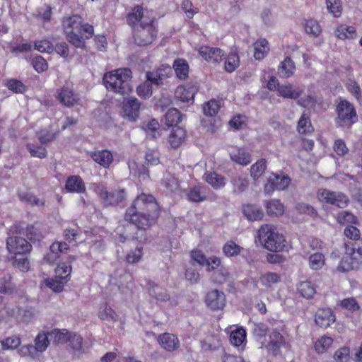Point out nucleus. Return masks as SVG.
I'll list each match as a JSON object with an SVG mask.
<instances>
[{"label": "nucleus", "instance_id": "obj_1", "mask_svg": "<svg viewBox=\"0 0 362 362\" xmlns=\"http://www.w3.org/2000/svg\"><path fill=\"white\" fill-rule=\"evenodd\" d=\"M160 216V207L156 197L141 192L132 201L124 214V220L135 226L139 230H146L155 225Z\"/></svg>", "mask_w": 362, "mask_h": 362}, {"label": "nucleus", "instance_id": "obj_2", "mask_svg": "<svg viewBox=\"0 0 362 362\" xmlns=\"http://www.w3.org/2000/svg\"><path fill=\"white\" fill-rule=\"evenodd\" d=\"M62 25L66 39L76 48H84L85 40L91 38L94 34L93 26L85 23L79 15L64 17Z\"/></svg>", "mask_w": 362, "mask_h": 362}, {"label": "nucleus", "instance_id": "obj_3", "mask_svg": "<svg viewBox=\"0 0 362 362\" xmlns=\"http://www.w3.org/2000/svg\"><path fill=\"white\" fill-rule=\"evenodd\" d=\"M132 73L128 68H120L106 72L103 81L107 90L120 95L129 94L132 90L130 84Z\"/></svg>", "mask_w": 362, "mask_h": 362}, {"label": "nucleus", "instance_id": "obj_4", "mask_svg": "<svg viewBox=\"0 0 362 362\" xmlns=\"http://www.w3.org/2000/svg\"><path fill=\"white\" fill-rule=\"evenodd\" d=\"M346 257H343L337 267L340 272L358 269L362 264V238L355 242H345Z\"/></svg>", "mask_w": 362, "mask_h": 362}, {"label": "nucleus", "instance_id": "obj_5", "mask_svg": "<svg viewBox=\"0 0 362 362\" xmlns=\"http://www.w3.org/2000/svg\"><path fill=\"white\" fill-rule=\"evenodd\" d=\"M158 35L157 20L153 17L148 21L141 22L139 25L132 30V37L136 45L146 47L153 44Z\"/></svg>", "mask_w": 362, "mask_h": 362}, {"label": "nucleus", "instance_id": "obj_6", "mask_svg": "<svg viewBox=\"0 0 362 362\" xmlns=\"http://www.w3.org/2000/svg\"><path fill=\"white\" fill-rule=\"evenodd\" d=\"M258 239L264 248L272 252H281L285 247V238L275 231L270 224L262 225L258 230Z\"/></svg>", "mask_w": 362, "mask_h": 362}, {"label": "nucleus", "instance_id": "obj_7", "mask_svg": "<svg viewBox=\"0 0 362 362\" xmlns=\"http://www.w3.org/2000/svg\"><path fill=\"white\" fill-rule=\"evenodd\" d=\"M337 117L335 119L337 127L349 129L358 120L354 106L346 100H341L336 107Z\"/></svg>", "mask_w": 362, "mask_h": 362}, {"label": "nucleus", "instance_id": "obj_8", "mask_svg": "<svg viewBox=\"0 0 362 362\" xmlns=\"http://www.w3.org/2000/svg\"><path fill=\"white\" fill-rule=\"evenodd\" d=\"M11 230L15 233L23 235L33 243L40 242L43 238L41 223L38 221L32 224H27L24 221L16 222L11 226Z\"/></svg>", "mask_w": 362, "mask_h": 362}, {"label": "nucleus", "instance_id": "obj_9", "mask_svg": "<svg viewBox=\"0 0 362 362\" xmlns=\"http://www.w3.org/2000/svg\"><path fill=\"white\" fill-rule=\"evenodd\" d=\"M317 196L320 202L338 208H345L349 202V197L345 194L324 188L318 189Z\"/></svg>", "mask_w": 362, "mask_h": 362}, {"label": "nucleus", "instance_id": "obj_10", "mask_svg": "<svg viewBox=\"0 0 362 362\" xmlns=\"http://www.w3.org/2000/svg\"><path fill=\"white\" fill-rule=\"evenodd\" d=\"M95 192L106 206L118 205L126 200L127 194L125 189H117L108 192L103 186H98Z\"/></svg>", "mask_w": 362, "mask_h": 362}, {"label": "nucleus", "instance_id": "obj_11", "mask_svg": "<svg viewBox=\"0 0 362 362\" xmlns=\"http://www.w3.org/2000/svg\"><path fill=\"white\" fill-rule=\"evenodd\" d=\"M6 249L10 255L17 257L30 254L33 246L25 238L12 235L6 238Z\"/></svg>", "mask_w": 362, "mask_h": 362}, {"label": "nucleus", "instance_id": "obj_12", "mask_svg": "<svg viewBox=\"0 0 362 362\" xmlns=\"http://www.w3.org/2000/svg\"><path fill=\"white\" fill-rule=\"evenodd\" d=\"M55 98L60 105L69 108L80 105L81 103L79 94L68 86L57 89Z\"/></svg>", "mask_w": 362, "mask_h": 362}, {"label": "nucleus", "instance_id": "obj_13", "mask_svg": "<svg viewBox=\"0 0 362 362\" xmlns=\"http://www.w3.org/2000/svg\"><path fill=\"white\" fill-rule=\"evenodd\" d=\"M204 303L212 311L223 310L226 305V297L223 291L213 289L206 293Z\"/></svg>", "mask_w": 362, "mask_h": 362}, {"label": "nucleus", "instance_id": "obj_14", "mask_svg": "<svg viewBox=\"0 0 362 362\" xmlns=\"http://www.w3.org/2000/svg\"><path fill=\"white\" fill-rule=\"evenodd\" d=\"M197 52L204 60L215 65L219 64L225 55L224 51L221 48L209 45H201L197 49Z\"/></svg>", "mask_w": 362, "mask_h": 362}, {"label": "nucleus", "instance_id": "obj_15", "mask_svg": "<svg viewBox=\"0 0 362 362\" xmlns=\"http://www.w3.org/2000/svg\"><path fill=\"white\" fill-rule=\"evenodd\" d=\"M286 338L276 329H273L269 334V341L262 342V346L273 356H276L281 352V349L286 346Z\"/></svg>", "mask_w": 362, "mask_h": 362}, {"label": "nucleus", "instance_id": "obj_16", "mask_svg": "<svg viewBox=\"0 0 362 362\" xmlns=\"http://www.w3.org/2000/svg\"><path fill=\"white\" fill-rule=\"evenodd\" d=\"M172 75V68L169 65H161L152 71L146 73V79L156 86L163 84L164 81Z\"/></svg>", "mask_w": 362, "mask_h": 362}, {"label": "nucleus", "instance_id": "obj_17", "mask_svg": "<svg viewBox=\"0 0 362 362\" xmlns=\"http://www.w3.org/2000/svg\"><path fill=\"white\" fill-rule=\"evenodd\" d=\"M229 156L232 161L243 166L249 165L252 161V154L245 147L231 146Z\"/></svg>", "mask_w": 362, "mask_h": 362}, {"label": "nucleus", "instance_id": "obj_18", "mask_svg": "<svg viewBox=\"0 0 362 362\" xmlns=\"http://www.w3.org/2000/svg\"><path fill=\"white\" fill-rule=\"evenodd\" d=\"M156 339L160 347L168 352H173L180 346L178 337L172 333L164 332L160 334Z\"/></svg>", "mask_w": 362, "mask_h": 362}, {"label": "nucleus", "instance_id": "obj_19", "mask_svg": "<svg viewBox=\"0 0 362 362\" xmlns=\"http://www.w3.org/2000/svg\"><path fill=\"white\" fill-rule=\"evenodd\" d=\"M69 249V245L65 242H54L50 247L49 252L45 255L44 260L50 264H55L62 253Z\"/></svg>", "mask_w": 362, "mask_h": 362}, {"label": "nucleus", "instance_id": "obj_20", "mask_svg": "<svg viewBox=\"0 0 362 362\" xmlns=\"http://www.w3.org/2000/svg\"><path fill=\"white\" fill-rule=\"evenodd\" d=\"M141 103L137 98L132 97L123 103L124 115L131 121H135L139 116Z\"/></svg>", "mask_w": 362, "mask_h": 362}, {"label": "nucleus", "instance_id": "obj_21", "mask_svg": "<svg viewBox=\"0 0 362 362\" xmlns=\"http://www.w3.org/2000/svg\"><path fill=\"white\" fill-rule=\"evenodd\" d=\"M315 322L322 328H327L335 322V315L330 308H320L315 315Z\"/></svg>", "mask_w": 362, "mask_h": 362}, {"label": "nucleus", "instance_id": "obj_22", "mask_svg": "<svg viewBox=\"0 0 362 362\" xmlns=\"http://www.w3.org/2000/svg\"><path fill=\"white\" fill-rule=\"evenodd\" d=\"M198 88L195 85L187 84L180 85L177 87L175 95L177 99L182 102L193 101Z\"/></svg>", "mask_w": 362, "mask_h": 362}, {"label": "nucleus", "instance_id": "obj_23", "mask_svg": "<svg viewBox=\"0 0 362 362\" xmlns=\"http://www.w3.org/2000/svg\"><path fill=\"white\" fill-rule=\"evenodd\" d=\"M64 188L65 190L69 193L81 194L86 191L85 182L79 175H71L68 177Z\"/></svg>", "mask_w": 362, "mask_h": 362}, {"label": "nucleus", "instance_id": "obj_24", "mask_svg": "<svg viewBox=\"0 0 362 362\" xmlns=\"http://www.w3.org/2000/svg\"><path fill=\"white\" fill-rule=\"evenodd\" d=\"M91 158L104 168H108L113 162V155L109 150L103 149L90 153Z\"/></svg>", "mask_w": 362, "mask_h": 362}, {"label": "nucleus", "instance_id": "obj_25", "mask_svg": "<svg viewBox=\"0 0 362 362\" xmlns=\"http://www.w3.org/2000/svg\"><path fill=\"white\" fill-rule=\"evenodd\" d=\"M144 8L141 5H136L132 8L131 11L127 14L126 21L127 25L133 30L139 25L141 22H144Z\"/></svg>", "mask_w": 362, "mask_h": 362}, {"label": "nucleus", "instance_id": "obj_26", "mask_svg": "<svg viewBox=\"0 0 362 362\" xmlns=\"http://www.w3.org/2000/svg\"><path fill=\"white\" fill-rule=\"evenodd\" d=\"M203 180L214 189H219L226 185V178L215 171H206L203 175Z\"/></svg>", "mask_w": 362, "mask_h": 362}, {"label": "nucleus", "instance_id": "obj_27", "mask_svg": "<svg viewBox=\"0 0 362 362\" xmlns=\"http://www.w3.org/2000/svg\"><path fill=\"white\" fill-rule=\"evenodd\" d=\"M334 34L338 39L343 40L355 39L357 36L356 29L354 26L342 23L337 26Z\"/></svg>", "mask_w": 362, "mask_h": 362}, {"label": "nucleus", "instance_id": "obj_28", "mask_svg": "<svg viewBox=\"0 0 362 362\" xmlns=\"http://www.w3.org/2000/svg\"><path fill=\"white\" fill-rule=\"evenodd\" d=\"M244 216L250 221L261 220L264 213L260 206L255 204H247L243 206Z\"/></svg>", "mask_w": 362, "mask_h": 362}, {"label": "nucleus", "instance_id": "obj_29", "mask_svg": "<svg viewBox=\"0 0 362 362\" xmlns=\"http://www.w3.org/2000/svg\"><path fill=\"white\" fill-rule=\"evenodd\" d=\"M295 71V63L290 57H286L278 66V73L281 78H290L294 74Z\"/></svg>", "mask_w": 362, "mask_h": 362}, {"label": "nucleus", "instance_id": "obj_30", "mask_svg": "<svg viewBox=\"0 0 362 362\" xmlns=\"http://www.w3.org/2000/svg\"><path fill=\"white\" fill-rule=\"evenodd\" d=\"M254 57L257 60H262L266 57L269 52V45L265 38L257 39L254 43Z\"/></svg>", "mask_w": 362, "mask_h": 362}, {"label": "nucleus", "instance_id": "obj_31", "mask_svg": "<svg viewBox=\"0 0 362 362\" xmlns=\"http://www.w3.org/2000/svg\"><path fill=\"white\" fill-rule=\"evenodd\" d=\"M185 137L186 131L182 127H175L168 136V143L172 148H176L183 143Z\"/></svg>", "mask_w": 362, "mask_h": 362}, {"label": "nucleus", "instance_id": "obj_32", "mask_svg": "<svg viewBox=\"0 0 362 362\" xmlns=\"http://www.w3.org/2000/svg\"><path fill=\"white\" fill-rule=\"evenodd\" d=\"M244 251V248L237 244L234 240L226 241L222 247L223 254L228 258L237 257Z\"/></svg>", "mask_w": 362, "mask_h": 362}, {"label": "nucleus", "instance_id": "obj_33", "mask_svg": "<svg viewBox=\"0 0 362 362\" xmlns=\"http://www.w3.org/2000/svg\"><path fill=\"white\" fill-rule=\"evenodd\" d=\"M266 211L269 216H279L284 213V205L279 199H273L264 204Z\"/></svg>", "mask_w": 362, "mask_h": 362}, {"label": "nucleus", "instance_id": "obj_34", "mask_svg": "<svg viewBox=\"0 0 362 362\" xmlns=\"http://www.w3.org/2000/svg\"><path fill=\"white\" fill-rule=\"evenodd\" d=\"M98 315L102 320L113 322L118 320L117 314L107 303H105L100 306Z\"/></svg>", "mask_w": 362, "mask_h": 362}, {"label": "nucleus", "instance_id": "obj_35", "mask_svg": "<svg viewBox=\"0 0 362 362\" xmlns=\"http://www.w3.org/2000/svg\"><path fill=\"white\" fill-rule=\"evenodd\" d=\"M297 131L300 134H310L313 132L314 128L312 125L309 114L303 113L300 117L298 125Z\"/></svg>", "mask_w": 362, "mask_h": 362}, {"label": "nucleus", "instance_id": "obj_36", "mask_svg": "<svg viewBox=\"0 0 362 362\" xmlns=\"http://www.w3.org/2000/svg\"><path fill=\"white\" fill-rule=\"evenodd\" d=\"M279 95L284 98L297 99L303 93V90L300 88H293L291 83L281 85L278 90Z\"/></svg>", "mask_w": 362, "mask_h": 362}, {"label": "nucleus", "instance_id": "obj_37", "mask_svg": "<svg viewBox=\"0 0 362 362\" xmlns=\"http://www.w3.org/2000/svg\"><path fill=\"white\" fill-rule=\"evenodd\" d=\"M11 275L6 271L0 272V293L3 294L11 293L14 290L11 282Z\"/></svg>", "mask_w": 362, "mask_h": 362}, {"label": "nucleus", "instance_id": "obj_38", "mask_svg": "<svg viewBox=\"0 0 362 362\" xmlns=\"http://www.w3.org/2000/svg\"><path fill=\"white\" fill-rule=\"evenodd\" d=\"M200 344L203 351H214L221 346V342L217 336L211 334L202 340Z\"/></svg>", "mask_w": 362, "mask_h": 362}, {"label": "nucleus", "instance_id": "obj_39", "mask_svg": "<svg viewBox=\"0 0 362 362\" xmlns=\"http://www.w3.org/2000/svg\"><path fill=\"white\" fill-rule=\"evenodd\" d=\"M303 28L305 32L313 37H317L322 33L321 25L314 19L305 20Z\"/></svg>", "mask_w": 362, "mask_h": 362}, {"label": "nucleus", "instance_id": "obj_40", "mask_svg": "<svg viewBox=\"0 0 362 362\" xmlns=\"http://www.w3.org/2000/svg\"><path fill=\"white\" fill-rule=\"evenodd\" d=\"M173 68L177 78L185 80L188 77L189 65L186 60L177 59L174 61Z\"/></svg>", "mask_w": 362, "mask_h": 362}, {"label": "nucleus", "instance_id": "obj_41", "mask_svg": "<svg viewBox=\"0 0 362 362\" xmlns=\"http://www.w3.org/2000/svg\"><path fill=\"white\" fill-rule=\"evenodd\" d=\"M246 331L243 327H238L230 334V341L234 346L238 347L246 341Z\"/></svg>", "mask_w": 362, "mask_h": 362}, {"label": "nucleus", "instance_id": "obj_42", "mask_svg": "<svg viewBox=\"0 0 362 362\" xmlns=\"http://www.w3.org/2000/svg\"><path fill=\"white\" fill-rule=\"evenodd\" d=\"M297 289L298 293L305 298H312L316 293L315 286L309 281L300 282Z\"/></svg>", "mask_w": 362, "mask_h": 362}, {"label": "nucleus", "instance_id": "obj_43", "mask_svg": "<svg viewBox=\"0 0 362 362\" xmlns=\"http://www.w3.org/2000/svg\"><path fill=\"white\" fill-rule=\"evenodd\" d=\"M240 65V57L237 52H230L226 58L224 69L228 73L233 72Z\"/></svg>", "mask_w": 362, "mask_h": 362}, {"label": "nucleus", "instance_id": "obj_44", "mask_svg": "<svg viewBox=\"0 0 362 362\" xmlns=\"http://www.w3.org/2000/svg\"><path fill=\"white\" fill-rule=\"evenodd\" d=\"M4 85L7 88L16 94H23L28 90L27 86L21 81L16 78H8Z\"/></svg>", "mask_w": 362, "mask_h": 362}, {"label": "nucleus", "instance_id": "obj_45", "mask_svg": "<svg viewBox=\"0 0 362 362\" xmlns=\"http://www.w3.org/2000/svg\"><path fill=\"white\" fill-rule=\"evenodd\" d=\"M71 270L72 268L70 264L66 262L59 264L55 269L56 279L66 283L70 279Z\"/></svg>", "mask_w": 362, "mask_h": 362}, {"label": "nucleus", "instance_id": "obj_46", "mask_svg": "<svg viewBox=\"0 0 362 362\" xmlns=\"http://www.w3.org/2000/svg\"><path fill=\"white\" fill-rule=\"evenodd\" d=\"M332 344L333 339L332 337L322 336L315 341L314 349L318 354H323L327 351Z\"/></svg>", "mask_w": 362, "mask_h": 362}, {"label": "nucleus", "instance_id": "obj_47", "mask_svg": "<svg viewBox=\"0 0 362 362\" xmlns=\"http://www.w3.org/2000/svg\"><path fill=\"white\" fill-rule=\"evenodd\" d=\"M182 115L180 112L175 109H169L165 115V124L168 127H177L181 121Z\"/></svg>", "mask_w": 362, "mask_h": 362}, {"label": "nucleus", "instance_id": "obj_48", "mask_svg": "<svg viewBox=\"0 0 362 362\" xmlns=\"http://www.w3.org/2000/svg\"><path fill=\"white\" fill-rule=\"evenodd\" d=\"M30 63L33 69L38 74L43 73L48 69L47 60L41 55L36 54L30 58Z\"/></svg>", "mask_w": 362, "mask_h": 362}, {"label": "nucleus", "instance_id": "obj_49", "mask_svg": "<svg viewBox=\"0 0 362 362\" xmlns=\"http://www.w3.org/2000/svg\"><path fill=\"white\" fill-rule=\"evenodd\" d=\"M187 198L192 202H202L206 200V195L203 194L201 191V187L199 185L190 187L186 192Z\"/></svg>", "mask_w": 362, "mask_h": 362}, {"label": "nucleus", "instance_id": "obj_50", "mask_svg": "<svg viewBox=\"0 0 362 362\" xmlns=\"http://www.w3.org/2000/svg\"><path fill=\"white\" fill-rule=\"evenodd\" d=\"M48 334L55 344H64L69 341V333L66 329H55Z\"/></svg>", "mask_w": 362, "mask_h": 362}, {"label": "nucleus", "instance_id": "obj_51", "mask_svg": "<svg viewBox=\"0 0 362 362\" xmlns=\"http://www.w3.org/2000/svg\"><path fill=\"white\" fill-rule=\"evenodd\" d=\"M327 8L334 17L339 18L342 13V3L341 0H326Z\"/></svg>", "mask_w": 362, "mask_h": 362}, {"label": "nucleus", "instance_id": "obj_52", "mask_svg": "<svg viewBox=\"0 0 362 362\" xmlns=\"http://www.w3.org/2000/svg\"><path fill=\"white\" fill-rule=\"evenodd\" d=\"M266 163L264 158H260L251 165L250 175L254 179L259 178L264 173L267 168Z\"/></svg>", "mask_w": 362, "mask_h": 362}, {"label": "nucleus", "instance_id": "obj_53", "mask_svg": "<svg viewBox=\"0 0 362 362\" xmlns=\"http://www.w3.org/2000/svg\"><path fill=\"white\" fill-rule=\"evenodd\" d=\"M48 332H39L35 339V349L39 352L45 351L49 344Z\"/></svg>", "mask_w": 362, "mask_h": 362}, {"label": "nucleus", "instance_id": "obj_54", "mask_svg": "<svg viewBox=\"0 0 362 362\" xmlns=\"http://www.w3.org/2000/svg\"><path fill=\"white\" fill-rule=\"evenodd\" d=\"M230 276V274L228 269L224 267H221L212 274L211 279L213 283L221 285L229 279Z\"/></svg>", "mask_w": 362, "mask_h": 362}, {"label": "nucleus", "instance_id": "obj_55", "mask_svg": "<svg viewBox=\"0 0 362 362\" xmlns=\"http://www.w3.org/2000/svg\"><path fill=\"white\" fill-rule=\"evenodd\" d=\"M337 223L340 224L350 223L351 225L357 224L358 218L351 213L342 211L336 216Z\"/></svg>", "mask_w": 362, "mask_h": 362}, {"label": "nucleus", "instance_id": "obj_56", "mask_svg": "<svg viewBox=\"0 0 362 362\" xmlns=\"http://www.w3.org/2000/svg\"><path fill=\"white\" fill-rule=\"evenodd\" d=\"M231 182L233 187V192L237 194H240L245 191L249 185L248 180L240 176L233 177L231 180Z\"/></svg>", "mask_w": 362, "mask_h": 362}, {"label": "nucleus", "instance_id": "obj_57", "mask_svg": "<svg viewBox=\"0 0 362 362\" xmlns=\"http://www.w3.org/2000/svg\"><path fill=\"white\" fill-rule=\"evenodd\" d=\"M20 200L24 202L33 206H45V201L40 200L34 194L31 192H23L19 194Z\"/></svg>", "mask_w": 362, "mask_h": 362}, {"label": "nucleus", "instance_id": "obj_58", "mask_svg": "<svg viewBox=\"0 0 362 362\" xmlns=\"http://www.w3.org/2000/svg\"><path fill=\"white\" fill-rule=\"evenodd\" d=\"M280 281V275L275 272H267L260 276V282L265 286H272Z\"/></svg>", "mask_w": 362, "mask_h": 362}, {"label": "nucleus", "instance_id": "obj_59", "mask_svg": "<svg viewBox=\"0 0 362 362\" xmlns=\"http://www.w3.org/2000/svg\"><path fill=\"white\" fill-rule=\"evenodd\" d=\"M34 49L42 53H52L54 45L49 40L42 39L34 42Z\"/></svg>", "mask_w": 362, "mask_h": 362}, {"label": "nucleus", "instance_id": "obj_60", "mask_svg": "<svg viewBox=\"0 0 362 362\" xmlns=\"http://www.w3.org/2000/svg\"><path fill=\"white\" fill-rule=\"evenodd\" d=\"M26 147L31 156L33 157L45 158L47 156V152L45 147L30 143L27 144Z\"/></svg>", "mask_w": 362, "mask_h": 362}, {"label": "nucleus", "instance_id": "obj_61", "mask_svg": "<svg viewBox=\"0 0 362 362\" xmlns=\"http://www.w3.org/2000/svg\"><path fill=\"white\" fill-rule=\"evenodd\" d=\"M333 358L335 362H348L350 359V348L344 346L338 349L334 352Z\"/></svg>", "mask_w": 362, "mask_h": 362}, {"label": "nucleus", "instance_id": "obj_62", "mask_svg": "<svg viewBox=\"0 0 362 362\" xmlns=\"http://www.w3.org/2000/svg\"><path fill=\"white\" fill-rule=\"evenodd\" d=\"M219 109V102L215 99H212L206 102L203 107L204 113L206 116H214L216 115Z\"/></svg>", "mask_w": 362, "mask_h": 362}, {"label": "nucleus", "instance_id": "obj_63", "mask_svg": "<svg viewBox=\"0 0 362 362\" xmlns=\"http://www.w3.org/2000/svg\"><path fill=\"white\" fill-rule=\"evenodd\" d=\"M148 79L141 84H139L136 88V93L138 95L142 98H149L153 93L152 90V85Z\"/></svg>", "mask_w": 362, "mask_h": 362}, {"label": "nucleus", "instance_id": "obj_64", "mask_svg": "<svg viewBox=\"0 0 362 362\" xmlns=\"http://www.w3.org/2000/svg\"><path fill=\"white\" fill-rule=\"evenodd\" d=\"M271 178L274 181L277 190L285 189L291 182V179L288 175H273Z\"/></svg>", "mask_w": 362, "mask_h": 362}]
</instances>
